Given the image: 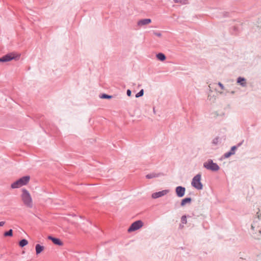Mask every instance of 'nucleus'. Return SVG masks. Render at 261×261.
<instances>
[{"label":"nucleus","mask_w":261,"mask_h":261,"mask_svg":"<svg viewBox=\"0 0 261 261\" xmlns=\"http://www.w3.org/2000/svg\"><path fill=\"white\" fill-rule=\"evenodd\" d=\"M19 56H15V54L13 53L8 54L4 56L2 58H0L1 62H6L10 61L13 59H18Z\"/></svg>","instance_id":"4"},{"label":"nucleus","mask_w":261,"mask_h":261,"mask_svg":"<svg viewBox=\"0 0 261 261\" xmlns=\"http://www.w3.org/2000/svg\"><path fill=\"white\" fill-rule=\"evenodd\" d=\"M28 244V241L25 239H22L19 242V245L21 247L26 246Z\"/></svg>","instance_id":"15"},{"label":"nucleus","mask_w":261,"mask_h":261,"mask_svg":"<svg viewBox=\"0 0 261 261\" xmlns=\"http://www.w3.org/2000/svg\"><path fill=\"white\" fill-rule=\"evenodd\" d=\"M191 201V199L190 198H186L183 199L181 202V205L184 206L187 203H190Z\"/></svg>","instance_id":"16"},{"label":"nucleus","mask_w":261,"mask_h":261,"mask_svg":"<svg viewBox=\"0 0 261 261\" xmlns=\"http://www.w3.org/2000/svg\"><path fill=\"white\" fill-rule=\"evenodd\" d=\"M181 222L182 224H186L187 222V217L186 216H182L181 218Z\"/></svg>","instance_id":"21"},{"label":"nucleus","mask_w":261,"mask_h":261,"mask_svg":"<svg viewBox=\"0 0 261 261\" xmlns=\"http://www.w3.org/2000/svg\"><path fill=\"white\" fill-rule=\"evenodd\" d=\"M143 93H144V91H143V89H142L139 93H138L136 95V97L138 98V97H139L140 96H142L143 95Z\"/></svg>","instance_id":"22"},{"label":"nucleus","mask_w":261,"mask_h":261,"mask_svg":"<svg viewBox=\"0 0 261 261\" xmlns=\"http://www.w3.org/2000/svg\"><path fill=\"white\" fill-rule=\"evenodd\" d=\"M48 239L50 240H51L56 245H58L59 246L63 245V243L61 241L60 239L58 238H54L49 236L48 237Z\"/></svg>","instance_id":"10"},{"label":"nucleus","mask_w":261,"mask_h":261,"mask_svg":"<svg viewBox=\"0 0 261 261\" xmlns=\"http://www.w3.org/2000/svg\"><path fill=\"white\" fill-rule=\"evenodd\" d=\"M236 147L235 146H233L231 148V149L230 151L233 152L234 153V150L236 149Z\"/></svg>","instance_id":"29"},{"label":"nucleus","mask_w":261,"mask_h":261,"mask_svg":"<svg viewBox=\"0 0 261 261\" xmlns=\"http://www.w3.org/2000/svg\"><path fill=\"white\" fill-rule=\"evenodd\" d=\"M186 189L185 188L178 186L176 188V193L179 197H182L184 196Z\"/></svg>","instance_id":"8"},{"label":"nucleus","mask_w":261,"mask_h":261,"mask_svg":"<svg viewBox=\"0 0 261 261\" xmlns=\"http://www.w3.org/2000/svg\"><path fill=\"white\" fill-rule=\"evenodd\" d=\"M153 34L154 35L159 37L162 36V34L160 32H154Z\"/></svg>","instance_id":"25"},{"label":"nucleus","mask_w":261,"mask_h":261,"mask_svg":"<svg viewBox=\"0 0 261 261\" xmlns=\"http://www.w3.org/2000/svg\"><path fill=\"white\" fill-rule=\"evenodd\" d=\"M237 83L243 87H245L246 84L245 79L241 77H239L238 79Z\"/></svg>","instance_id":"12"},{"label":"nucleus","mask_w":261,"mask_h":261,"mask_svg":"<svg viewBox=\"0 0 261 261\" xmlns=\"http://www.w3.org/2000/svg\"><path fill=\"white\" fill-rule=\"evenodd\" d=\"M21 186H22L20 184L19 180H17L11 184V187L12 189H16V188H18Z\"/></svg>","instance_id":"13"},{"label":"nucleus","mask_w":261,"mask_h":261,"mask_svg":"<svg viewBox=\"0 0 261 261\" xmlns=\"http://www.w3.org/2000/svg\"><path fill=\"white\" fill-rule=\"evenodd\" d=\"M169 192V191L168 190H164L162 191L155 192L152 194V197L154 199L158 198L167 194Z\"/></svg>","instance_id":"6"},{"label":"nucleus","mask_w":261,"mask_h":261,"mask_svg":"<svg viewBox=\"0 0 261 261\" xmlns=\"http://www.w3.org/2000/svg\"><path fill=\"white\" fill-rule=\"evenodd\" d=\"M234 154V152H232V151H229L228 152H227L225 154L224 156L225 158H228L232 154Z\"/></svg>","instance_id":"23"},{"label":"nucleus","mask_w":261,"mask_h":261,"mask_svg":"<svg viewBox=\"0 0 261 261\" xmlns=\"http://www.w3.org/2000/svg\"><path fill=\"white\" fill-rule=\"evenodd\" d=\"M176 3H179L182 5L186 4L187 3V0H173Z\"/></svg>","instance_id":"20"},{"label":"nucleus","mask_w":261,"mask_h":261,"mask_svg":"<svg viewBox=\"0 0 261 261\" xmlns=\"http://www.w3.org/2000/svg\"><path fill=\"white\" fill-rule=\"evenodd\" d=\"M143 222L141 220H138L132 224V231L137 230L143 226Z\"/></svg>","instance_id":"5"},{"label":"nucleus","mask_w":261,"mask_h":261,"mask_svg":"<svg viewBox=\"0 0 261 261\" xmlns=\"http://www.w3.org/2000/svg\"><path fill=\"white\" fill-rule=\"evenodd\" d=\"M13 235L12 229H10L9 231H6L4 233V236L5 237H11Z\"/></svg>","instance_id":"18"},{"label":"nucleus","mask_w":261,"mask_h":261,"mask_svg":"<svg viewBox=\"0 0 261 261\" xmlns=\"http://www.w3.org/2000/svg\"><path fill=\"white\" fill-rule=\"evenodd\" d=\"M151 22V20L149 18L143 19L139 20L137 22V25L138 27H141L143 25H148Z\"/></svg>","instance_id":"7"},{"label":"nucleus","mask_w":261,"mask_h":261,"mask_svg":"<svg viewBox=\"0 0 261 261\" xmlns=\"http://www.w3.org/2000/svg\"><path fill=\"white\" fill-rule=\"evenodd\" d=\"M112 97L113 96L112 95H109L105 93L99 95V97L101 99H111Z\"/></svg>","instance_id":"17"},{"label":"nucleus","mask_w":261,"mask_h":261,"mask_svg":"<svg viewBox=\"0 0 261 261\" xmlns=\"http://www.w3.org/2000/svg\"><path fill=\"white\" fill-rule=\"evenodd\" d=\"M30 179V176H23L22 177L19 178L18 180H19L21 185L22 186L24 185H26L29 182Z\"/></svg>","instance_id":"9"},{"label":"nucleus","mask_w":261,"mask_h":261,"mask_svg":"<svg viewBox=\"0 0 261 261\" xmlns=\"http://www.w3.org/2000/svg\"><path fill=\"white\" fill-rule=\"evenodd\" d=\"M130 94H131V93H130V89H128L127 90V96H130Z\"/></svg>","instance_id":"27"},{"label":"nucleus","mask_w":261,"mask_h":261,"mask_svg":"<svg viewBox=\"0 0 261 261\" xmlns=\"http://www.w3.org/2000/svg\"><path fill=\"white\" fill-rule=\"evenodd\" d=\"M21 199L25 206L29 208L33 207V199L29 192L25 189H22Z\"/></svg>","instance_id":"1"},{"label":"nucleus","mask_w":261,"mask_h":261,"mask_svg":"<svg viewBox=\"0 0 261 261\" xmlns=\"http://www.w3.org/2000/svg\"><path fill=\"white\" fill-rule=\"evenodd\" d=\"M44 249V246L40 245V244H36L35 246V250L36 254H40Z\"/></svg>","instance_id":"11"},{"label":"nucleus","mask_w":261,"mask_h":261,"mask_svg":"<svg viewBox=\"0 0 261 261\" xmlns=\"http://www.w3.org/2000/svg\"><path fill=\"white\" fill-rule=\"evenodd\" d=\"M218 85L220 86V87L221 88V89L222 90H224V87L223 85L221 83L219 82L218 83Z\"/></svg>","instance_id":"26"},{"label":"nucleus","mask_w":261,"mask_h":261,"mask_svg":"<svg viewBox=\"0 0 261 261\" xmlns=\"http://www.w3.org/2000/svg\"><path fill=\"white\" fill-rule=\"evenodd\" d=\"M219 141L218 138H216L213 140V143L214 144H217Z\"/></svg>","instance_id":"24"},{"label":"nucleus","mask_w":261,"mask_h":261,"mask_svg":"<svg viewBox=\"0 0 261 261\" xmlns=\"http://www.w3.org/2000/svg\"><path fill=\"white\" fill-rule=\"evenodd\" d=\"M257 217L258 219H261V214L259 215L258 213H257Z\"/></svg>","instance_id":"30"},{"label":"nucleus","mask_w":261,"mask_h":261,"mask_svg":"<svg viewBox=\"0 0 261 261\" xmlns=\"http://www.w3.org/2000/svg\"><path fill=\"white\" fill-rule=\"evenodd\" d=\"M128 232H130L131 229H130V226H129L127 229Z\"/></svg>","instance_id":"31"},{"label":"nucleus","mask_w":261,"mask_h":261,"mask_svg":"<svg viewBox=\"0 0 261 261\" xmlns=\"http://www.w3.org/2000/svg\"><path fill=\"white\" fill-rule=\"evenodd\" d=\"M158 176H159V174H157L155 173H151V174H147L146 176V177L147 178L149 179V178H152L158 177Z\"/></svg>","instance_id":"19"},{"label":"nucleus","mask_w":261,"mask_h":261,"mask_svg":"<svg viewBox=\"0 0 261 261\" xmlns=\"http://www.w3.org/2000/svg\"><path fill=\"white\" fill-rule=\"evenodd\" d=\"M203 166L207 169L212 171H216L219 169V166L216 163H213L212 160H208L204 163Z\"/></svg>","instance_id":"3"},{"label":"nucleus","mask_w":261,"mask_h":261,"mask_svg":"<svg viewBox=\"0 0 261 261\" xmlns=\"http://www.w3.org/2000/svg\"><path fill=\"white\" fill-rule=\"evenodd\" d=\"M191 184L193 187L197 190L202 189L203 185L201 182V175L200 174H198L194 177Z\"/></svg>","instance_id":"2"},{"label":"nucleus","mask_w":261,"mask_h":261,"mask_svg":"<svg viewBox=\"0 0 261 261\" xmlns=\"http://www.w3.org/2000/svg\"><path fill=\"white\" fill-rule=\"evenodd\" d=\"M5 222L4 221H1L0 222V226H3L4 225Z\"/></svg>","instance_id":"28"},{"label":"nucleus","mask_w":261,"mask_h":261,"mask_svg":"<svg viewBox=\"0 0 261 261\" xmlns=\"http://www.w3.org/2000/svg\"><path fill=\"white\" fill-rule=\"evenodd\" d=\"M156 58L158 60L164 61L166 59V56L162 53H159L156 55Z\"/></svg>","instance_id":"14"}]
</instances>
